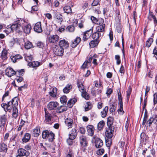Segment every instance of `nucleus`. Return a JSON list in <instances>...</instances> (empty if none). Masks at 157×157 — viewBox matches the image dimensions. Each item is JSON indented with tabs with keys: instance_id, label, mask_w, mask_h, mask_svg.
I'll list each match as a JSON object with an SVG mask.
<instances>
[{
	"instance_id": "19",
	"label": "nucleus",
	"mask_w": 157,
	"mask_h": 157,
	"mask_svg": "<svg viewBox=\"0 0 157 157\" xmlns=\"http://www.w3.org/2000/svg\"><path fill=\"white\" fill-rule=\"evenodd\" d=\"M6 120V116L5 115H2L0 117V127L2 128H4Z\"/></svg>"
},
{
	"instance_id": "44",
	"label": "nucleus",
	"mask_w": 157,
	"mask_h": 157,
	"mask_svg": "<svg viewBox=\"0 0 157 157\" xmlns=\"http://www.w3.org/2000/svg\"><path fill=\"white\" fill-rule=\"evenodd\" d=\"M105 125V123L104 121H100L98 124V128L99 130H101L103 128Z\"/></svg>"
},
{
	"instance_id": "15",
	"label": "nucleus",
	"mask_w": 157,
	"mask_h": 157,
	"mask_svg": "<svg viewBox=\"0 0 157 157\" xmlns=\"http://www.w3.org/2000/svg\"><path fill=\"white\" fill-rule=\"evenodd\" d=\"M86 129L88 134L90 136H92L94 131V128L93 126L91 125H88L86 127Z\"/></svg>"
},
{
	"instance_id": "45",
	"label": "nucleus",
	"mask_w": 157,
	"mask_h": 157,
	"mask_svg": "<svg viewBox=\"0 0 157 157\" xmlns=\"http://www.w3.org/2000/svg\"><path fill=\"white\" fill-rule=\"evenodd\" d=\"M19 40L17 38H13L10 42V46H13L15 43H18Z\"/></svg>"
},
{
	"instance_id": "59",
	"label": "nucleus",
	"mask_w": 157,
	"mask_h": 157,
	"mask_svg": "<svg viewBox=\"0 0 157 157\" xmlns=\"http://www.w3.org/2000/svg\"><path fill=\"white\" fill-rule=\"evenodd\" d=\"M115 59L117 60V65H119L121 62L120 59V56L119 55H116L115 56Z\"/></svg>"
},
{
	"instance_id": "62",
	"label": "nucleus",
	"mask_w": 157,
	"mask_h": 157,
	"mask_svg": "<svg viewBox=\"0 0 157 157\" xmlns=\"http://www.w3.org/2000/svg\"><path fill=\"white\" fill-rule=\"evenodd\" d=\"M112 143V140L111 139H107L106 140V144L108 147H109Z\"/></svg>"
},
{
	"instance_id": "28",
	"label": "nucleus",
	"mask_w": 157,
	"mask_h": 157,
	"mask_svg": "<svg viewBox=\"0 0 157 157\" xmlns=\"http://www.w3.org/2000/svg\"><path fill=\"white\" fill-rule=\"evenodd\" d=\"M31 29V25L30 24H27L24 26L23 30L24 32L26 33L29 34L30 32V31Z\"/></svg>"
},
{
	"instance_id": "43",
	"label": "nucleus",
	"mask_w": 157,
	"mask_h": 157,
	"mask_svg": "<svg viewBox=\"0 0 157 157\" xmlns=\"http://www.w3.org/2000/svg\"><path fill=\"white\" fill-rule=\"evenodd\" d=\"M54 134L53 132H49L47 138L48 139L49 142H52L53 141L54 139Z\"/></svg>"
},
{
	"instance_id": "18",
	"label": "nucleus",
	"mask_w": 157,
	"mask_h": 157,
	"mask_svg": "<svg viewBox=\"0 0 157 157\" xmlns=\"http://www.w3.org/2000/svg\"><path fill=\"white\" fill-rule=\"evenodd\" d=\"M59 44V47L61 48L63 47L65 48H68L69 45L68 42L64 39L60 40Z\"/></svg>"
},
{
	"instance_id": "50",
	"label": "nucleus",
	"mask_w": 157,
	"mask_h": 157,
	"mask_svg": "<svg viewBox=\"0 0 157 157\" xmlns=\"http://www.w3.org/2000/svg\"><path fill=\"white\" fill-rule=\"evenodd\" d=\"M49 132L48 130L44 131L42 133V136L43 138H47L49 135Z\"/></svg>"
},
{
	"instance_id": "58",
	"label": "nucleus",
	"mask_w": 157,
	"mask_h": 157,
	"mask_svg": "<svg viewBox=\"0 0 157 157\" xmlns=\"http://www.w3.org/2000/svg\"><path fill=\"white\" fill-rule=\"evenodd\" d=\"M104 152V150L103 149H100L96 151V154L98 155H102Z\"/></svg>"
},
{
	"instance_id": "32",
	"label": "nucleus",
	"mask_w": 157,
	"mask_h": 157,
	"mask_svg": "<svg viewBox=\"0 0 157 157\" xmlns=\"http://www.w3.org/2000/svg\"><path fill=\"white\" fill-rule=\"evenodd\" d=\"M31 135L29 133H26L24 135V136L22 139V141L25 143H26L29 141L30 139Z\"/></svg>"
},
{
	"instance_id": "46",
	"label": "nucleus",
	"mask_w": 157,
	"mask_h": 157,
	"mask_svg": "<svg viewBox=\"0 0 157 157\" xmlns=\"http://www.w3.org/2000/svg\"><path fill=\"white\" fill-rule=\"evenodd\" d=\"M153 40L152 38H149L146 42V46L147 48L149 47L153 42Z\"/></svg>"
},
{
	"instance_id": "34",
	"label": "nucleus",
	"mask_w": 157,
	"mask_h": 157,
	"mask_svg": "<svg viewBox=\"0 0 157 157\" xmlns=\"http://www.w3.org/2000/svg\"><path fill=\"white\" fill-rule=\"evenodd\" d=\"M40 133V129L38 127H36L33 130V135L35 137L38 136Z\"/></svg>"
},
{
	"instance_id": "2",
	"label": "nucleus",
	"mask_w": 157,
	"mask_h": 157,
	"mask_svg": "<svg viewBox=\"0 0 157 157\" xmlns=\"http://www.w3.org/2000/svg\"><path fill=\"white\" fill-rule=\"evenodd\" d=\"M53 51L56 55L59 56H62L64 52L63 48L56 45L53 48Z\"/></svg>"
},
{
	"instance_id": "57",
	"label": "nucleus",
	"mask_w": 157,
	"mask_h": 157,
	"mask_svg": "<svg viewBox=\"0 0 157 157\" xmlns=\"http://www.w3.org/2000/svg\"><path fill=\"white\" fill-rule=\"evenodd\" d=\"M153 119L152 117H151L150 119L147 121L146 124H148L149 126H150L152 123H153Z\"/></svg>"
},
{
	"instance_id": "16",
	"label": "nucleus",
	"mask_w": 157,
	"mask_h": 157,
	"mask_svg": "<svg viewBox=\"0 0 157 157\" xmlns=\"http://www.w3.org/2000/svg\"><path fill=\"white\" fill-rule=\"evenodd\" d=\"M18 155L21 156H28L29 153L26 150L23 148H19L18 150Z\"/></svg>"
},
{
	"instance_id": "36",
	"label": "nucleus",
	"mask_w": 157,
	"mask_h": 157,
	"mask_svg": "<svg viewBox=\"0 0 157 157\" xmlns=\"http://www.w3.org/2000/svg\"><path fill=\"white\" fill-rule=\"evenodd\" d=\"M99 43L98 40H94L91 41L89 45L91 48H93L96 46Z\"/></svg>"
},
{
	"instance_id": "42",
	"label": "nucleus",
	"mask_w": 157,
	"mask_h": 157,
	"mask_svg": "<svg viewBox=\"0 0 157 157\" xmlns=\"http://www.w3.org/2000/svg\"><path fill=\"white\" fill-rule=\"evenodd\" d=\"M144 111H145L144 114V117L143 121L142 123V124L143 125H144L146 123L148 118V114L146 109H145V110H144Z\"/></svg>"
},
{
	"instance_id": "41",
	"label": "nucleus",
	"mask_w": 157,
	"mask_h": 157,
	"mask_svg": "<svg viewBox=\"0 0 157 157\" xmlns=\"http://www.w3.org/2000/svg\"><path fill=\"white\" fill-rule=\"evenodd\" d=\"M33 45L31 42L29 41H27L25 42V48L27 49H29L30 48H32Z\"/></svg>"
},
{
	"instance_id": "24",
	"label": "nucleus",
	"mask_w": 157,
	"mask_h": 157,
	"mask_svg": "<svg viewBox=\"0 0 157 157\" xmlns=\"http://www.w3.org/2000/svg\"><path fill=\"white\" fill-rule=\"evenodd\" d=\"M42 64L41 62L37 61H34L31 62H29L28 65L30 67H38Z\"/></svg>"
},
{
	"instance_id": "61",
	"label": "nucleus",
	"mask_w": 157,
	"mask_h": 157,
	"mask_svg": "<svg viewBox=\"0 0 157 157\" xmlns=\"http://www.w3.org/2000/svg\"><path fill=\"white\" fill-rule=\"evenodd\" d=\"M131 92V88H129L127 91V100H128L130 96Z\"/></svg>"
},
{
	"instance_id": "5",
	"label": "nucleus",
	"mask_w": 157,
	"mask_h": 157,
	"mask_svg": "<svg viewBox=\"0 0 157 157\" xmlns=\"http://www.w3.org/2000/svg\"><path fill=\"white\" fill-rule=\"evenodd\" d=\"M11 29L13 31H15L19 33L22 31L23 28L21 25L18 23H16L12 25L11 26Z\"/></svg>"
},
{
	"instance_id": "33",
	"label": "nucleus",
	"mask_w": 157,
	"mask_h": 157,
	"mask_svg": "<svg viewBox=\"0 0 157 157\" xmlns=\"http://www.w3.org/2000/svg\"><path fill=\"white\" fill-rule=\"evenodd\" d=\"M108 110V107L105 106L103 110L101 112V116L103 118L105 117L107 115Z\"/></svg>"
},
{
	"instance_id": "35",
	"label": "nucleus",
	"mask_w": 157,
	"mask_h": 157,
	"mask_svg": "<svg viewBox=\"0 0 157 157\" xmlns=\"http://www.w3.org/2000/svg\"><path fill=\"white\" fill-rule=\"evenodd\" d=\"M72 86L71 84H67L63 90V92L66 94L68 93L70 90L72 88Z\"/></svg>"
},
{
	"instance_id": "49",
	"label": "nucleus",
	"mask_w": 157,
	"mask_h": 157,
	"mask_svg": "<svg viewBox=\"0 0 157 157\" xmlns=\"http://www.w3.org/2000/svg\"><path fill=\"white\" fill-rule=\"evenodd\" d=\"M75 30V27L74 26L70 25L68 26L66 29V30L67 31L72 32Z\"/></svg>"
},
{
	"instance_id": "21",
	"label": "nucleus",
	"mask_w": 157,
	"mask_h": 157,
	"mask_svg": "<svg viewBox=\"0 0 157 157\" xmlns=\"http://www.w3.org/2000/svg\"><path fill=\"white\" fill-rule=\"evenodd\" d=\"M0 57L2 61L6 60L8 58V53L7 51L6 50L3 49L1 53Z\"/></svg>"
},
{
	"instance_id": "60",
	"label": "nucleus",
	"mask_w": 157,
	"mask_h": 157,
	"mask_svg": "<svg viewBox=\"0 0 157 157\" xmlns=\"http://www.w3.org/2000/svg\"><path fill=\"white\" fill-rule=\"evenodd\" d=\"M153 102L154 105L157 104V92L155 93L153 95Z\"/></svg>"
},
{
	"instance_id": "6",
	"label": "nucleus",
	"mask_w": 157,
	"mask_h": 157,
	"mask_svg": "<svg viewBox=\"0 0 157 157\" xmlns=\"http://www.w3.org/2000/svg\"><path fill=\"white\" fill-rule=\"evenodd\" d=\"M93 31V27L91 26L89 29L86 31L83 34L82 40L84 41L87 40L90 36Z\"/></svg>"
},
{
	"instance_id": "12",
	"label": "nucleus",
	"mask_w": 157,
	"mask_h": 157,
	"mask_svg": "<svg viewBox=\"0 0 157 157\" xmlns=\"http://www.w3.org/2000/svg\"><path fill=\"white\" fill-rule=\"evenodd\" d=\"M34 31L38 33H41L42 32L41 24L40 22L36 23L34 27Z\"/></svg>"
},
{
	"instance_id": "47",
	"label": "nucleus",
	"mask_w": 157,
	"mask_h": 157,
	"mask_svg": "<svg viewBox=\"0 0 157 157\" xmlns=\"http://www.w3.org/2000/svg\"><path fill=\"white\" fill-rule=\"evenodd\" d=\"M92 108L91 103L90 102H87L86 103V105L85 107V111H87L91 109Z\"/></svg>"
},
{
	"instance_id": "38",
	"label": "nucleus",
	"mask_w": 157,
	"mask_h": 157,
	"mask_svg": "<svg viewBox=\"0 0 157 157\" xmlns=\"http://www.w3.org/2000/svg\"><path fill=\"white\" fill-rule=\"evenodd\" d=\"M57 89L56 88H53L52 90L50 92L49 94L52 97H55L56 95Z\"/></svg>"
},
{
	"instance_id": "23",
	"label": "nucleus",
	"mask_w": 157,
	"mask_h": 157,
	"mask_svg": "<svg viewBox=\"0 0 157 157\" xmlns=\"http://www.w3.org/2000/svg\"><path fill=\"white\" fill-rule=\"evenodd\" d=\"M148 19L150 20H151L152 19H153L154 20V24L156 25L157 23V20L155 16L154 15L153 13L152 12L149 11L148 14Z\"/></svg>"
},
{
	"instance_id": "27",
	"label": "nucleus",
	"mask_w": 157,
	"mask_h": 157,
	"mask_svg": "<svg viewBox=\"0 0 157 157\" xmlns=\"http://www.w3.org/2000/svg\"><path fill=\"white\" fill-rule=\"evenodd\" d=\"M105 25H98L96 27V30L99 33H103L105 31Z\"/></svg>"
},
{
	"instance_id": "13",
	"label": "nucleus",
	"mask_w": 157,
	"mask_h": 157,
	"mask_svg": "<svg viewBox=\"0 0 157 157\" xmlns=\"http://www.w3.org/2000/svg\"><path fill=\"white\" fill-rule=\"evenodd\" d=\"M58 105V103L56 101H51L48 104V107L50 110L55 109L57 108Z\"/></svg>"
},
{
	"instance_id": "9",
	"label": "nucleus",
	"mask_w": 157,
	"mask_h": 157,
	"mask_svg": "<svg viewBox=\"0 0 157 157\" xmlns=\"http://www.w3.org/2000/svg\"><path fill=\"white\" fill-rule=\"evenodd\" d=\"M92 59V57H89L88 58L81 66V68L82 69L88 68L91 67V62Z\"/></svg>"
},
{
	"instance_id": "17",
	"label": "nucleus",
	"mask_w": 157,
	"mask_h": 157,
	"mask_svg": "<svg viewBox=\"0 0 157 157\" xmlns=\"http://www.w3.org/2000/svg\"><path fill=\"white\" fill-rule=\"evenodd\" d=\"M65 124L68 128H71L73 125V121L70 118H67L65 120Z\"/></svg>"
},
{
	"instance_id": "55",
	"label": "nucleus",
	"mask_w": 157,
	"mask_h": 157,
	"mask_svg": "<svg viewBox=\"0 0 157 157\" xmlns=\"http://www.w3.org/2000/svg\"><path fill=\"white\" fill-rule=\"evenodd\" d=\"M104 19L102 18H99L98 19L97 22L96 24L98 25H105L104 24Z\"/></svg>"
},
{
	"instance_id": "4",
	"label": "nucleus",
	"mask_w": 157,
	"mask_h": 157,
	"mask_svg": "<svg viewBox=\"0 0 157 157\" xmlns=\"http://www.w3.org/2000/svg\"><path fill=\"white\" fill-rule=\"evenodd\" d=\"M118 99L119 100V109L118 111V113L121 115H122L124 113L123 110V102L121 98V93H118Z\"/></svg>"
},
{
	"instance_id": "1",
	"label": "nucleus",
	"mask_w": 157,
	"mask_h": 157,
	"mask_svg": "<svg viewBox=\"0 0 157 157\" xmlns=\"http://www.w3.org/2000/svg\"><path fill=\"white\" fill-rule=\"evenodd\" d=\"M77 85L79 90L81 93L82 97L86 99H89L90 98L89 96L85 89L83 84L78 81L77 82Z\"/></svg>"
},
{
	"instance_id": "3",
	"label": "nucleus",
	"mask_w": 157,
	"mask_h": 157,
	"mask_svg": "<svg viewBox=\"0 0 157 157\" xmlns=\"http://www.w3.org/2000/svg\"><path fill=\"white\" fill-rule=\"evenodd\" d=\"M59 39V36L57 34L50 35L48 37L49 42L55 44L58 42Z\"/></svg>"
},
{
	"instance_id": "56",
	"label": "nucleus",
	"mask_w": 157,
	"mask_h": 157,
	"mask_svg": "<svg viewBox=\"0 0 157 157\" xmlns=\"http://www.w3.org/2000/svg\"><path fill=\"white\" fill-rule=\"evenodd\" d=\"M60 101L62 103H65L67 101V98L66 96H63L60 98Z\"/></svg>"
},
{
	"instance_id": "14",
	"label": "nucleus",
	"mask_w": 157,
	"mask_h": 157,
	"mask_svg": "<svg viewBox=\"0 0 157 157\" xmlns=\"http://www.w3.org/2000/svg\"><path fill=\"white\" fill-rule=\"evenodd\" d=\"M80 143L83 147H86L87 145L86 138L85 136L82 135L80 137Z\"/></svg>"
},
{
	"instance_id": "40",
	"label": "nucleus",
	"mask_w": 157,
	"mask_h": 157,
	"mask_svg": "<svg viewBox=\"0 0 157 157\" xmlns=\"http://www.w3.org/2000/svg\"><path fill=\"white\" fill-rule=\"evenodd\" d=\"M63 10L65 13L67 14L72 13L71 9L69 6H65L63 8Z\"/></svg>"
},
{
	"instance_id": "48",
	"label": "nucleus",
	"mask_w": 157,
	"mask_h": 157,
	"mask_svg": "<svg viewBox=\"0 0 157 157\" xmlns=\"http://www.w3.org/2000/svg\"><path fill=\"white\" fill-rule=\"evenodd\" d=\"M11 102H12V105L13 106V107H16L18 105V102L17 98H14L11 101Z\"/></svg>"
},
{
	"instance_id": "29",
	"label": "nucleus",
	"mask_w": 157,
	"mask_h": 157,
	"mask_svg": "<svg viewBox=\"0 0 157 157\" xmlns=\"http://www.w3.org/2000/svg\"><path fill=\"white\" fill-rule=\"evenodd\" d=\"M45 121L46 123L47 124L50 123V122L51 121L52 117L51 115L48 113H47L45 110Z\"/></svg>"
},
{
	"instance_id": "51",
	"label": "nucleus",
	"mask_w": 157,
	"mask_h": 157,
	"mask_svg": "<svg viewBox=\"0 0 157 157\" xmlns=\"http://www.w3.org/2000/svg\"><path fill=\"white\" fill-rule=\"evenodd\" d=\"M140 138L141 141L146 140H147L148 137L147 136L146 134L144 132H142L140 135Z\"/></svg>"
},
{
	"instance_id": "30",
	"label": "nucleus",
	"mask_w": 157,
	"mask_h": 157,
	"mask_svg": "<svg viewBox=\"0 0 157 157\" xmlns=\"http://www.w3.org/2000/svg\"><path fill=\"white\" fill-rule=\"evenodd\" d=\"M76 130L75 129H72L71 131V133L69 134V139L71 140H74L76 136Z\"/></svg>"
},
{
	"instance_id": "31",
	"label": "nucleus",
	"mask_w": 157,
	"mask_h": 157,
	"mask_svg": "<svg viewBox=\"0 0 157 157\" xmlns=\"http://www.w3.org/2000/svg\"><path fill=\"white\" fill-rule=\"evenodd\" d=\"M77 101V99L75 98L70 99L67 102V106L69 108L72 107L73 105Z\"/></svg>"
},
{
	"instance_id": "64",
	"label": "nucleus",
	"mask_w": 157,
	"mask_h": 157,
	"mask_svg": "<svg viewBox=\"0 0 157 157\" xmlns=\"http://www.w3.org/2000/svg\"><path fill=\"white\" fill-rule=\"evenodd\" d=\"M153 54L156 59H157V47H155L153 51Z\"/></svg>"
},
{
	"instance_id": "25",
	"label": "nucleus",
	"mask_w": 157,
	"mask_h": 157,
	"mask_svg": "<svg viewBox=\"0 0 157 157\" xmlns=\"http://www.w3.org/2000/svg\"><path fill=\"white\" fill-rule=\"evenodd\" d=\"M103 35V33H99L96 31L92 35V37L94 40H98L101 36Z\"/></svg>"
},
{
	"instance_id": "53",
	"label": "nucleus",
	"mask_w": 157,
	"mask_h": 157,
	"mask_svg": "<svg viewBox=\"0 0 157 157\" xmlns=\"http://www.w3.org/2000/svg\"><path fill=\"white\" fill-rule=\"evenodd\" d=\"M37 46L40 48H41L42 49H44V44L42 42L40 41H38L36 43Z\"/></svg>"
},
{
	"instance_id": "37",
	"label": "nucleus",
	"mask_w": 157,
	"mask_h": 157,
	"mask_svg": "<svg viewBox=\"0 0 157 157\" xmlns=\"http://www.w3.org/2000/svg\"><path fill=\"white\" fill-rule=\"evenodd\" d=\"M113 122V118L112 117H109L108 118L107 124L108 127H114L112 125Z\"/></svg>"
},
{
	"instance_id": "20",
	"label": "nucleus",
	"mask_w": 157,
	"mask_h": 157,
	"mask_svg": "<svg viewBox=\"0 0 157 157\" xmlns=\"http://www.w3.org/2000/svg\"><path fill=\"white\" fill-rule=\"evenodd\" d=\"M6 144V143L1 142L0 144V152H4L5 153L7 152L8 149V146Z\"/></svg>"
},
{
	"instance_id": "11",
	"label": "nucleus",
	"mask_w": 157,
	"mask_h": 157,
	"mask_svg": "<svg viewBox=\"0 0 157 157\" xmlns=\"http://www.w3.org/2000/svg\"><path fill=\"white\" fill-rule=\"evenodd\" d=\"M6 74L9 77H11L15 74L17 75V73L11 67L7 68L5 71Z\"/></svg>"
},
{
	"instance_id": "39",
	"label": "nucleus",
	"mask_w": 157,
	"mask_h": 157,
	"mask_svg": "<svg viewBox=\"0 0 157 157\" xmlns=\"http://www.w3.org/2000/svg\"><path fill=\"white\" fill-rule=\"evenodd\" d=\"M67 110V108L65 106H61L59 107L57 110V112L60 113Z\"/></svg>"
},
{
	"instance_id": "7",
	"label": "nucleus",
	"mask_w": 157,
	"mask_h": 157,
	"mask_svg": "<svg viewBox=\"0 0 157 157\" xmlns=\"http://www.w3.org/2000/svg\"><path fill=\"white\" fill-rule=\"evenodd\" d=\"M92 142L95 143V145L97 148H100L103 145V142L102 140L96 137H94L92 140Z\"/></svg>"
},
{
	"instance_id": "52",
	"label": "nucleus",
	"mask_w": 157,
	"mask_h": 157,
	"mask_svg": "<svg viewBox=\"0 0 157 157\" xmlns=\"http://www.w3.org/2000/svg\"><path fill=\"white\" fill-rule=\"evenodd\" d=\"M9 136V133H6L4 137L3 140L2 141V142L7 143L8 141V138Z\"/></svg>"
},
{
	"instance_id": "63",
	"label": "nucleus",
	"mask_w": 157,
	"mask_h": 157,
	"mask_svg": "<svg viewBox=\"0 0 157 157\" xmlns=\"http://www.w3.org/2000/svg\"><path fill=\"white\" fill-rule=\"evenodd\" d=\"M113 92V90L110 88H108L106 93V94L108 96L110 95Z\"/></svg>"
},
{
	"instance_id": "54",
	"label": "nucleus",
	"mask_w": 157,
	"mask_h": 157,
	"mask_svg": "<svg viewBox=\"0 0 157 157\" xmlns=\"http://www.w3.org/2000/svg\"><path fill=\"white\" fill-rule=\"evenodd\" d=\"M25 59L29 63L33 59V57L31 55H26L25 56Z\"/></svg>"
},
{
	"instance_id": "8",
	"label": "nucleus",
	"mask_w": 157,
	"mask_h": 157,
	"mask_svg": "<svg viewBox=\"0 0 157 157\" xmlns=\"http://www.w3.org/2000/svg\"><path fill=\"white\" fill-rule=\"evenodd\" d=\"M114 130V127H108L105 132L106 137L109 139L111 138L113 136Z\"/></svg>"
},
{
	"instance_id": "10",
	"label": "nucleus",
	"mask_w": 157,
	"mask_h": 157,
	"mask_svg": "<svg viewBox=\"0 0 157 157\" xmlns=\"http://www.w3.org/2000/svg\"><path fill=\"white\" fill-rule=\"evenodd\" d=\"M53 13V17L55 20L59 22L60 23L63 21V16L61 14L56 11L54 12Z\"/></svg>"
},
{
	"instance_id": "22",
	"label": "nucleus",
	"mask_w": 157,
	"mask_h": 157,
	"mask_svg": "<svg viewBox=\"0 0 157 157\" xmlns=\"http://www.w3.org/2000/svg\"><path fill=\"white\" fill-rule=\"evenodd\" d=\"M81 39L80 37H77L73 41L71 44V46L72 48H75L80 42Z\"/></svg>"
},
{
	"instance_id": "26",
	"label": "nucleus",
	"mask_w": 157,
	"mask_h": 157,
	"mask_svg": "<svg viewBox=\"0 0 157 157\" xmlns=\"http://www.w3.org/2000/svg\"><path fill=\"white\" fill-rule=\"evenodd\" d=\"M13 62L15 63L18 60L22 58V57L20 55H16L14 56H11L10 57Z\"/></svg>"
}]
</instances>
